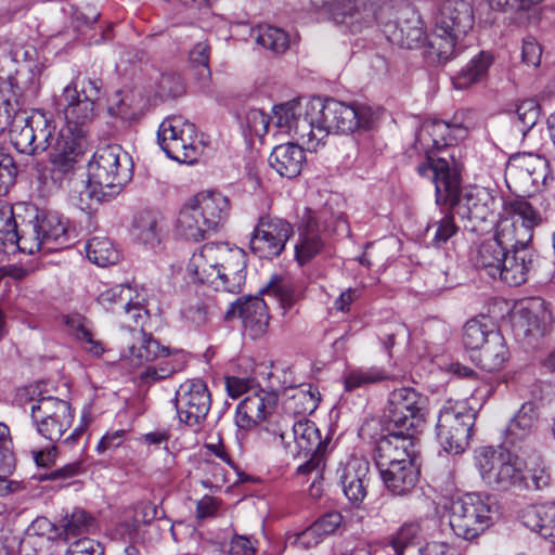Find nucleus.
Wrapping results in <instances>:
<instances>
[{"mask_svg": "<svg viewBox=\"0 0 555 555\" xmlns=\"http://www.w3.org/2000/svg\"><path fill=\"white\" fill-rule=\"evenodd\" d=\"M225 388L231 398L246 397L236 409V424L238 427L249 429L262 425L278 404V389L271 385L270 390L254 386L247 378L229 376L225 378Z\"/></svg>", "mask_w": 555, "mask_h": 555, "instance_id": "1a4fd4ad", "label": "nucleus"}, {"mask_svg": "<svg viewBox=\"0 0 555 555\" xmlns=\"http://www.w3.org/2000/svg\"><path fill=\"white\" fill-rule=\"evenodd\" d=\"M273 118L279 128L293 133L308 151L317 152L331 133L348 134L369 129L373 112L362 104L314 98L278 105L273 109Z\"/></svg>", "mask_w": 555, "mask_h": 555, "instance_id": "f257e3e1", "label": "nucleus"}, {"mask_svg": "<svg viewBox=\"0 0 555 555\" xmlns=\"http://www.w3.org/2000/svg\"><path fill=\"white\" fill-rule=\"evenodd\" d=\"M390 375L378 366L353 367L349 369L344 375V387L347 391H353L358 388L367 387L389 379Z\"/></svg>", "mask_w": 555, "mask_h": 555, "instance_id": "a18cd8bd", "label": "nucleus"}, {"mask_svg": "<svg viewBox=\"0 0 555 555\" xmlns=\"http://www.w3.org/2000/svg\"><path fill=\"white\" fill-rule=\"evenodd\" d=\"M258 439L267 449L293 459L326 450V442L312 421L306 416H279L275 410L260 426Z\"/></svg>", "mask_w": 555, "mask_h": 555, "instance_id": "20e7f679", "label": "nucleus"}, {"mask_svg": "<svg viewBox=\"0 0 555 555\" xmlns=\"http://www.w3.org/2000/svg\"><path fill=\"white\" fill-rule=\"evenodd\" d=\"M269 117L261 109L250 108L242 118L241 127L246 135L263 138L268 131Z\"/></svg>", "mask_w": 555, "mask_h": 555, "instance_id": "bf43d9fd", "label": "nucleus"}, {"mask_svg": "<svg viewBox=\"0 0 555 555\" xmlns=\"http://www.w3.org/2000/svg\"><path fill=\"white\" fill-rule=\"evenodd\" d=\"M496 503L489 494L466 493L451 503L449 524L455 535L472 540L489 528Z\"/></svg>", "mask_w": 555, "mask_h": 555, "instance_id": "9d476101", "label": "nucleus"}, {"mask_svg": "<svg viewBox=\"0 0 555 555\" xmlns=\"http://www.w3.org/2000/svg\"><path fill=\"white\" fill-rule=\"evenodd\" d=\"M36 154L47 151L55 139L53 121L41 111L31 114Z\"/></svg>", "mask_w": 555, "mask_h": 555, "instance_id": "6e6d98bb", "label": "nucleus"}, {"mask_svg": "<svg viewBox=\"0 0 555 555\" xmlns=\"http://www.w3.org/2000/svg\"><path fill=\"white\" fill-rule=\"evenodd\" d=\"M476 411L466 401H448L441 409L437 424V437L443 450L460 454L469 444Z\"/></svg>", "mask_w": 555, "mask_h": 555, "instance_id": "9b49d317", "label": "nucleus"}, {"mask_svg": "<svg viewBox=\"0 0 555 555\" xmlns=\"http://www.w3.org/2000/svg\"><path fill=\"white\" fill-rule=\"evenodd\" d=\"M338 478L347 499L353 503H361L366 496L370 482V464L359 457H352L338 469Z\"/></svg>", "mask_w": 555, "mask_h": 555, "instance_id": "a878e982", "label": "nucleus"}, {"mask_svg": "<svg viewBox=\"0 0 555 555\" xmlns=\"http://www.w3.org/2000/svg\"><path fill=\"white\" fill-rule=\"evenodd\" d=\"M103 81L96 77L77 74L55 99L56 111L63 115L66 127L82 134V127L93 120L94 105L102 95Z\"/></svg>", "mask_w": 555, "mask_h": 555, "instance_id": "0eeeda50", "label": "nucleus"}, {"mask_svg": "<svg viewBox=\"0 0 555 555\" xmlns=\"http://www.w3.org/2000/svg\"><path fill=\"white\" fill-rule=\"evenodd\" d=\"M427 231L430 229H436L433 243L436 246H440L447 243L459 230L454 221V216L452 212L441 214V217L437 220H433L426 227Z\"/></svg>", "mask_w": 555, "mask_h": 555, "instance_id": "052dcab7", "label": "nucleus"}, {"mask_svg": "<svg viewBox=\"0 0 555 555\" xmlns=\"http://www.w3.org/2000/svg\"><path fill=\"white\" fill-rule=\"evenodd\" d=\"M436 203L438 205L455 206L456 214L472 223L470 231H477L478 227L493 215L495 208V199L491 193L487 189L478 186L468 190L461 197L459 186L454 198L440 203L436 201Z\"/></svg>", "mask_w": 555, "mask_h": 555, "instance_id": "412c9836", "label": "nucleus"}, {"mask_svg": "<svg viewBox=\"0 0 555 555\" xmlns=\"http://www.w3.org/2000/svg\"><path fill=\"white\" fill-rule=\"evenodd\" d=\"M9 248H17L20 251L33 255L37 251L44 253V243L41 233L39 216L35 220L23 223L21 229H16V240H12Z\"/></svg>", "mask_w": 555, "mask_h": 555, "instance_id": "37998d69", "label": "nucleus"}, {"mask_svg": "<svg viewBox=\"0 0 555 555\" xmlns=\"http://www.w3.org/2000/svg\"><path fill=\"white\" fill-rule=\"evenodd\" d=\"M324 539L325 537L321 533V531L318 530L313 524H311L308 528L300 532L288 533L286 535V544L310 550L319 545Z\"/></svg>", "mask_w": 555, "mask_h": 555, "instance_id": "680f3d73", "label": "nucleus"}, {"mask_svg": "<svg viewBox=\"0 0 555 555\" xmlns=\"http://www.w3.org/2000/svg\"><path fill=\"white\" fill-rule=\"evenodd\" d=\"M308 457L305 463L297 467L296 474L298 476H309L313 474L314 479L320 478L325 467V452H311Z\"/></svg>", "mask_w": 555, "mask_h": 555, "instance_id": "338daca9", "label": "nucleus"}, {"mask_svg": "<svg viewBox=\"0 0 555 555\" xmlns=\"http://www.w3.org/2000/svg\"><path fill=\"white\" fill-rule=\"evenodd\" d=\"M477 352L474 360L482 370L488 372L500 370L508 354L505 340L499 332L491 333V338Z\"/></svg>", "mask_w": 555, "mask_h": 555, "instance_id": "58836bf2", "label": "nucleus"}, {"mask_svg": "<svg viewBox=\"0 0 555 555\" xmlns=\"http://www.w3.org/2000/svg\"><path fill=\"white\" fill-rule=\"evenodd\" d=\"M506 250L493 238L481 242L472 253L470 261L478 270H482L492 279L502 274L501 268Z\"/></svg>", "mask_w": 555, "mask_h": 555, "instance_id": "c9c22d12", "label": "nucleus"}, {"mask_svg": "<svg viewBox=\"0 0 555 555\" xmlns=\"http://www.w3.org/2000/svg\"><path fill=\"white\" fill-rule=\"evenodd\" d=\"M80 137L73 129L63 128L49 147L51 178L60 185L74 175L75 166L83 153Z\"/></svg>", "mask_w": 555, "mask_h": 555, "instance_id": "6ab92c4d", "label": "nucleus"}, {"mask_svg": "<svg viewBox=\"0 0 555 555\" xmlns=\"http://www.w3.org/2000/svg\"><path fill=\"white\" fill-rule=\"evenodd\" d=\"M132 163L119 145L100 147L88 164L90 197L108 202L131 180Z\"/></svg>", "mask_w": 555, "mask_h": 555, "instance_id": "423d86ee", "label": "nucleus"}, {"mask_svg": "<svg viewBox=\"0 0 555 555\" xmlns=\"http://www.w3.org/2000/svg\"><path fill=\"white\" fill-rule=\"evenodd\" d=\"M16 172L13 158L0 151V195L8 193L9 188L15 181Z\"/></svg>", "mask_w": 555, "mask_h": 555, "instance_id": "774afa93", "label": "nucleus"}, {"mask_svg": "<svg viewBox=\"0 0 555 555\" xmlns=\"http://www.w3.org/2000/svg\"><path fill=\"white\" fill-rule=\"evenodd\" d=\"M107 112L122 121H132L139 117L140 105L131 91H117L108 99Z\"/></svg>", "mask_w": 555, "mask_h": 555, "instance_id": "09e8293b", "label": "nucleus"}, {"mask_svg": "<svg viewBox=\"0 0 555 555\" xmlns=\"http://www.w3.org/2000/svg\"><path fill=\"white\" fill-rule=\"evenodd\" d=\"M286 398L283 402L284 414L279 416H291L299 418L312 413L318 408L319 399L311 387H295L286 390Z\"/></svg>", "mask_w": 555, "mask_h": 555, "instance_id": "4c0bfd02", "label": "nucleus"}, {"mask_svg": "<svg viewBox=\"0 0 555 555\" xmlns=\"http://www.w3.org/2000/svg\"><path fill=\"white\" fill-rule=\"evenodd\" d=\"M209 52V44L206 41H199L192 48L189 55L191 64L201 68L199 75L204 79L210 77Z\"/></svg>", "mask_w": 555, "mask_h": 555, "instance_id": "69168bd1", "label": "nucleus"}, {"mask_svg": "<svg viewBox=\"0 0 555 555\" xmlns=\"http://www.w3.org/2000/svg\"><path fill=\"white\" fill-rule=\"evenodd\" d=\"M426 398L411 387L392 390L386 410L387 430L418 435L425 424Z\"/></svg>", "mask_w": 555, "mask_h": 555, "instance_id": "f8f14e48", "label": "nucleus"}, {"mask_svg": "<svg viewBox=\"0 0 555 555\" xmlns=\"http://www.w3.org/2000/svg\"><path fill=\"white\" fill-rule=\"evenodd\" d=\"M377 15L378 18L375 21V24L379 23L383 25L385 36L393 44L406 49H416L424 43L426 39L425 33L417 18H413V21L405 20L403 23L399 21L400 17L391 21L392 8L382 4V0H378Z\"/></svg>", "mask_w": 555, "mask_h": 555, "instance_id": "4be33fe9", "label": "nucleus"}, {"mask_svg": "<svg viewBox=\"0 0 555 555\" xmlns=\"http://www.w3.org/2000/svg\"><path fill=\"white\" fill-rule=\"evenodd\" d=\"M222 254L217 257L222 259L218 276L223 285H216V291L240 293L246 279V258L244 251L238 247H231L225 243Z\"/></svg>", "mask_w": 555, "mask_h": 555, "instance_id": "393cba45", "label": "nucleus"}, {"mask_svg": "<svg viewBox=\"0 0 555 555\" xmlns=\"http://www.w3.org/2000/svg\"><path fill=\"white\" fill-rule=\"evenodd\" d=\"M44 253H52L70 246L72 233L67 221L57 212H47L39 216Z\"/></svg>", "mask_w": 555, "mask_h": 555, "instance_id": "2f4dec72", "label": "nucleus"}, {"mask_svg": "<svg viewBox=\"0 0 555 555\" xmlns=\"http://www.w3.org/2000/svg\"><path fill=\"white\" fill-rule=\"evenodd\" d=\"M512 114L514 122L518 125V130L525 135L537 124L540 106L535 100H522L515 104Z\"/></svg>", "mask_w": 555, "mask_h": 555, "instance_id": "4d7b16f0", "label": "nucleus"}, {"mask_svg": "<svg viewBox=\"0 0 555 555\" xmlns=\"http://www.w3.org/2000/svg\"><path fill=\"white\" fill-rule=\"evenodd\" d=\"M158 144L166 155L179 163L193 164L199 155L195 125L181 116L165 119L157 132Z\"/></svg>", "mask_w": 555, "mask_h": 555, "instance_id": "ddd939ff", "label": "nucleus"}, {"mask_svg": "<svg viewBox=\"0 0 555 555\" xmlns=\"http://www.w3.org/2000/svg\"><path fill=\"white\" fill-rule=\"evenodd\" d=\"M492 62L493 56L491 53L486 51L479 52L452 77V85L457 90H466L473 85L481 82L487 77Z\"/></svg>", "mask_w": 555, "mask_h": 555, "instance_id": "e433bc0d", "label": "nucleus"}, {"mask_svg": "<svg viewBox=\"0 0 555 555\" xmlns=\"http://www.w3.org/2000/svg\"><path fill=\"white\" fill-rule=\"evenodd\" d=\"M537 256L531 248H520L506 251L503 258L502 274L499 279L511 286H518L528 279V273L533 269Z\"/></svg>", "mask_w": 555, "mask_h": 555, "instance_id": "c85d7f7f", "label": "nucleus"}, {"mask_svg": "<svg viewBox=\"0 0 555 555\" xmlns=\"http://www.w3.org/2000/svg\"><path fill=\"white\" fill-rule=\"evenodd\" d=\"M64 323L69 334L82 344L88 352L96 357L103 353L104 347L100 340L94 339L91 322L86 317L79 313L67 314Z\"/></svg>", "mask_w": 555, "mask_h": 555, "instance_id": "a19ab883", "label": "nucleus"}, {"mask_svg": "<svg viewBox=\"0 0 555 555\" xmlns=\"http://www.w3.org/2000/svg\"><path fill=\"white\" fill-rule=\"evenodd\" d=\"M421 531L420 520L405 521L387 537V544L392 548L395 555H404L405 550L416 543Z\"/></svg>", "mask_w": 555, "mask_h": 555, "instance_id": "864d4df0", "label": "nucleus"}, {"mask_svg": "<svg viewBox=\"0 0 555 555\" xmlns=\"http://www.w3.org/2000/svg\"><path fill=\"white\" fill-rule=\"evenodd\" d=\"M224 246L225 243H208L192 255L188 263V272L195 281L207 284L214 289L216 285H223L218 276L222 259L217 255L223 253Z\"/></svg>", "mask_w": 555, "mask_h": 555, "instance_id": "5701e85b", "label": "nucleus"}, {"mask_svg": "<svg viewBox=\"0 0 555 555\" xmlns=\"http://www.w3.org/2000/svg\"><path fill=\"white\" fill-rule=\"evenodd\" d=\"M253 37L256 43L278 54L284 53L291 43L289 35L272 25H259L253 29Z\"/></svg>", "mask_w": 555, "mask_h": 555, "instance_id": "de8ad7c7", "label": "nucleus"}, {"mask_svg": "<svg viewBox=\"0 0 555 555\" xmlns=\"http://www.w3.org/2000/svg\"><path fill=\"white\" fill-rule=\"evenodd\" d=\"M539 424V413L531 402L524 403L506 428V443L517 446L532 436Z\"/></svg>", "mask_w": 555, "mask_h": 555, "instance_id": "72a5a7b5", "label": "nucleus"}, {"mask_svg": "<svg viewBox=\"0 0 555 555\" xmlns=\"http://www.w3.org/2000/svg\"><path fill=\"white\" fill-rule=\"evenodd\" d=\"M306 162L304 149L296 143H285L273 149L270 166L281 176L288 179L297 177Z\"/></svg>", "mask_w": 555, "mask_h": 555, "instance_id": "7c9ffc66", "label": "nucleus"}, {"mask_svg": "<svg viewBox=\"0 0 555 555\" xmlns=\"http://www.w3.org/2000/svg\"><path fill=\"white\" fill-rule=\"evenodd\" d=\"M466 133V127L442 120H427L417 132L415 143L426 155L425 162L417 166V172L420 176L433 180L438 203L455 197L459 188V175L447 159L435 157V152L464 139Z\"/></svg>", "mask_w": 555, "mask_h": 555, "instance_id": "7ed1b4c3", "label": "nucleus"}, {"mask_svg": "<svg viewBox=\"0 0 555 555\" xmlns=\"http://www.w3.org/2000/svg\"><path fill=\"white\" fill-rule=\"evenodd\" d=\"M177 232L185 240L198 242L204 240L207 234L212 233V230L203 224V218L189 199L180 210L177 220Z\"/></svg>", "mask_w": 555, "mask_h": 555, "instance_id": "ea45409f", "label": "nucleus"}, {"mask_svg": "<svg viewBox=\"0 0 555 555\" xmlns=\"http://www.w3.org/2000/svg\"><path fill=\"white\" fill-rule=\"evenodd\" d=\"M293 225L276 217H261L251 234L249 246L259 258L271 259L284 250L293 235Z\"/></svg>", "mask_w": 555, "mask_h": 555, "instance_id": "a211bd4d", "label": "nucleus"}, {"mask_svg": "<svg viewBox=\"0 0 555 555\" xmlns=\"http://www.w3.org/2000/svg\"><path fill=\"white\" fill-rule=\"evenodd\" d=\"M474 25L470 4L464 0H444L434 16L425 52L434 63H446L466 48L465 38Z\"/></svg>", "mask_w": 555, "mask_h": 555, "instance_id": "39448f33", "label": "nucleus"}, {"mask_svg": "<svg viewBox=\"0 0 555 555\" xmlns=\"http://www.w3.org/2000/svg\"><path fill=\"white\" fill-rule=\"evenodd\" d=\"M10 141L20 152L27 155L36 154L34 147V129L31 126V115L16 114L10 119Z\"/></svg>", "mask_w": 555, "mask_h": 555, "instance_id": "c03bdc74", "label": "nucleus"}, {"mask_svg": "<svg viewBox=\"0 0 555 555\" xmlns=\"http://www.w3.org/2000/svg\"><path fill=\"white\" fill-rule=\"evenodd\" d=\"M98 302L105 310L119 314L129 328L143 327L149 319L145 292L130 285L120 284L105 289L98 296Z\"/></svg>", "mask_w": 555, "mask_h": 555, "instance_id": "4468645a", "label": "nucleus"}, {"mask_svg": "<svg viewBox=\"0 0 555 555\" xmlns=\"http://www.w3.org/2000/svg\"><path fill=\"white\" fill-rule=\"evenodd\" d=\"M540 221L539 211L528 201L524 198L505 201L492 238L506 251L530 248L533 230Z\"/></svg>", "mask_w": 555, "mask_h": 555, "instance_id": "6e6552de", "label": "nucleus"}, {"mask_svg": "<svg viewBox=\"0 0 555 555\" xmlns=\"http://www.w3.org/2000/svg\"><path fill=\"white\" fill-rule=\"evenodd\" d=\"M475 463L483 482L495 490L540 491L551 486L550 468L543 461L538 459L522 470L519 457L502 447L477 449Z\"/></svg>", "mask_w": 555, "mask_h": 555, "instance_id": "f03ea898", "label": "nucleus"}, {"mask_svg": "<svg viewBox=\"0 0 555 555\" xmlns=\"http://www.w3.org/2000/svg\"><path fill=\"white\" fill-rule=\"evenodd\" d=\"M191 203L197 209L203 224L217 232L228 221L230 215V201L219 191H202L190 198Z\"/></svg>", "mask_w": 555, "mask_h": 555, "instance_id": "b1692460", "label": "nucleus"}, {"mask_svg": "<svg viewBox=\"0 0 555 555\" xmlns=\"http://www.w3.org/2000/svg\"><path fill=\"white\" fill-rule=\"evenodd\" d=\"M551 313L545 307V302L540 298L531 299L527 306L518 311V318L515 321V328L518 335L532 338L537 341L544 336L551 325Z\"/></svg>", "mask_w": 555, "mask_h": 555, "instance_id": "bb28decb", "label": "nucleus"}, {"mask_svg": "<svg viewBox=\"0 0 555 555\" xmlns=\"http://www.w3.org/2000/svg\"><path fill=\"white\" fill-rule=\"evenodd\" d=\"M388 434L377 442L375 462L378 469L415 463L417 435L387 430Z\"/></svg>", "mask_w": 555, "mask_h": 555, "instance_id": "aec40b11", "label": "nucleus"}, {"mask_svg": "<svg viewBox=\"0 0 555 555\" xmlns=\"http://www.w3.org/2000/svg\"><path fill=\"white\" fill-rule=\"evenodd\" d=\"M211 405L210 392L201 379H188L176 391L175 406L180 423L198 428Z\"/></svg>", "mask_w": 555, "mask_h": 555, "instance_id": "f3484780", "label": "nucleus"}, {"mask_svg": "<svg viewBox=\"0 0 555 555\" xmlns=\"http://www.w3.org/2000/svg\"><path fill=\"white\" fill-rule=\"evenodd\" d=\"M386 488L395 495L408 494L418 481L420 469L416 463L378 469Z\"/></svg>", "mask_w": 555, "mask_h": 555, "instance_id": "f704fd0d", "label": "nucleus"}, {"mask_svg": "<svg viewBox=\"0 0 555 555\" xmlns=\"http://www.w3.org/2000/svg\"><path fill=\"white\" fill-rule=\"evenodd\" d=\"M262 293L276 299L280 307L286 312L299 299V294H296L293 282L287 278L272 276Z\"/></svg>", "mask_w": 555, "mask_h": 555, "instance_id": "603ef678", "label": "nucleus"}, {"mask_svg": "<svg viewBox=\"0 0 555 555\" xmlns=\"http://www.w3.org/2000/svg\"><path fill=\"white\" fill-rule=\"evenodd\" d=\"M317 10L327 8L330 18L356 34L375 25L378 0H310Z\"/></svg>", "mask_w": 555, "mask_h": 555, "instance_id": "dca6fc26", "label": "nucleus"}, {"mask_svg": "<svg viewBox=\"0 0 555 555\" xmlns=\"http://www.w3.org/2000/svg\"><path fill=\"white\" fill-rule=\"evenodd\" d=\"M30 416L38 434L52 442L62 438L74 418L70 404L52 396L36 399L30 406Z\"/></svg>", "mask_w": 555, "mask_h": 555, "instance_id": "2eb2a0df", "label": "nucleus"}, {"mask_svg": "<svg viewBox=\"0 0 555 555\" xmlns=\"http://www.w3.org/2000/svg\"><path fill=\"white\" fill-rule=\"evenodd\" d=\"M520 169L528 177L531 185L535 189L545 185L548 167L544 158L532 154L522 156Z\"/></svg>", "mask_w": 555, "mask_h": 555, "instance_id": "13d9d810", "label": "nucleus"}, {"mask_svg": "<svg viewBox=\"0 0 555 555\" xmlns=\"http://www.w3.org/2000/svg\"><path fill=\"white\" fill-rule=\"evenodd\" d=\"M165 352H168V348L162 347L156 339L143 333L140 344L129 348L126 360L130 366L139 367L146 362L159 359Z\"/></svg>", "mask_w": 555, "mask_h": 555, "instance_id": "49530a36", "label": "nucleus"}, {"mask_svg": "<svg viewBox=\"0 0 555 555\" xmlns=\"http://www.w3.org/2000/svg\"><path fill=\"white\" fill-rule=\"evenodd\" d=\"M498 332L493 322L485 315L470 319L463 327L464 347L472 351H478L491 338V333Z\"/></svg>", "mask_w": 555, "mask_h": 555, "instance_id": "79ce46f5", "label": "nucleus"}, {"mask_svg": "<svg viewBox=\"0 0 555 555\" xmlns=\"http://www.w3.org/2000/svg\"><path fill=\"white\" fill-rule=\"evenodd\" d=\"M230 312L241 319L244 332L250 338H259L267 332L269 314L263 298L248 297L245 300H240Z\"/></svg>", "mask_w": 555, "mask_h": 555, "instance_id": "cd10ccee", "label": "nucleus"}, {"mask_svg": "<svg viewBox=\"0 0 555 555\" xmlns=\"http://www.w3.org/2000/svg\"><path fill=\"white\" fill-rule=\"evenodd\" d=\"M184 87L181 77L176 73H164L157 81L156 94L164 100L182 95Z\"/></svg>", "mask_w": 555, "mask_h": 555, "instance_id": "e2e57ef3", "label": "nucleus"}, {"mask_svg": "<svg viewBox=\"0 0 555 555\" xmlns=\"http://www.w3.org/2000/svg\"><path fill=\"white\" fill-rule=\"evenodd\" d=\"M132 234L137 243L146 249H155L165 235L162 216L154 211L140 212L134 219Z\"/></svg>", "mask_w": 555, "mask_h": 555, "instance_id": "473e14b6", "label": "nucleus"}, {"mask_svg": "<svg viewBox=\"0 0 555 555\" xmlns=\"http://www.w3.org/2000/svg\"><path fill=\"white\" fill-rule=\"evenodd\" d=\"M324 243L319 233L314 216L309 211L298 229L295 258L300 266L311 261L323 249Z\"/></svg>", "mask_w": 555, "mask_h": 555, "instance_id": "c756f323", "label": "nucleus"}, {"mask_svg": "<svg viewBox=\"0 0 555 555\" xmlns=\"http://www.w3.org/2000/svg\"><path fill=\"white\" fill-rule=\"evenodd\" d=\"M16 229L13 209L7 205L0 207V243L4 248H9L12 240H16Z\"/></svg>", "mask_w": 555, "mask_h": 555, "instance_id": "0e129e2a", "label": "nucleus"}, {"mask_svg": "<svg viewBox=\"0 0 555 555\" xmlns=\"http://www.w3.org/2000/svg\"><path fill=\"white\" fill-rule=\"evenodd\" d=\"M94 526V518L85 509L74 508L60 520L62 538L68 540L80 534L88 533Z\"/></svg>", "mask_w": 555, "mask_h": 555, "instance_id": "5fc2aeb1", "label": "nucleus"}, {"mask_svg": "<svg viewBox=\"0 0 555 555\" xmlns=\"http://www.w3.org/2000/svg\"><path fill=\"white\" fill-rule=\"evenodd\" d=\"M88 259L99 267L115 264L119 260V253L107 237H92L86 243Z\"/></svg>", "mask_w": 555, "mask_h": 555, "instance_id": "3c124183", "label": "nucleus"}, {"mask_svg": "<svg viewBox=\"0 0 555 555\" xmlns=\"http://www.w3.org/2000/svg\"><path fill=\"white\" fill-rule=\"evenodd\" d=\"M162 359L155 365H149L144 372V377L151 380H159L171 376L173 373L183 370L185 365V356L181 351L165 352Z\"/></svg>", "mask_w": 555, "mask_h": 555, "instance_id": "8fccbe9b", "label": "nucleus"}]
</instances>
